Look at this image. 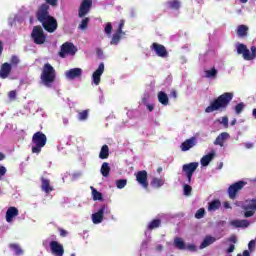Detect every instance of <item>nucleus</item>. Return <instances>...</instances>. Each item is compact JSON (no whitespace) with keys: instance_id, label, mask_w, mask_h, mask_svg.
Wrapping results in <instances>:
<instances>
[{"instance_id":"4468645a","label":"nucleus","mask_w":256,"mask_h":256,"mask_svg":"<svg viewBox=\"0 0 256 256\" xmlns=\"http://www.w3.org/2000/svg\"><path fill=\"white\" fill-rule=\"evenodd\" d=\"M150 48L152 49V51H155L158 57H162L163 59L165 57H169V52H167V48H165L162 44L154 42Z\"/></svg>"},{"instance_id":"e433bc0d","label":"nucleus","mask_w":256,"mask_h":256,"mask_svg":"<svg viewBox=\"0 0 256 256\" xmlns=\"http://www.w3.org/2000/svg\"><path fill=\"white\" fill-rule=\"evenodd\" d=\"M9 248L15 252V255L17 256L23 255V249H21V246L19 244H15V243L9 244Z\"/></svg>"},{"instance_id":"a18cd8bd","label":"nucleus","mask_w":256,"mask_h":256,"mask_svg":"<svg viewBox=\"0 0 256 256\" xmlns=\"http://www.w3.org/2000/svg\"><path fill=\"white\" fill-rule=\"evenodd\" d=\"M20 62H21V60H19V57L15 56V55H13L10 59V65H12L13 67H17Z\"/></svg>"},{"instance_id":"393cba45","label":"nucleus","mask_w":256,"mask_h":256,"mask_svg":"<svg viewBox=\"0 0 256 256\" xmlns=\"http://www.w3.org/2000/svg\"><path fill=\"white\" fill-rule=\"evenodd\" d=\"M215 241H217V239L211 235H208L204 238V240L202 241V243L200 244V249H205L207 247H209V245H213V243H215Z\"/></svg>"},{"instance_id":"f8f14e48","label":"nucleus","mask_w":256,"mask_h":256,"mask_svg":"<svg viewBox=\"0 0 256 256\" xmlns=\"http://www.w3.org/2000/svg\"><path fill=\"white\" fill-rule=\"evenodd\" d=\"M135 177H136L137 183H139V185H141L143 189H149V181L147 180L148 174L145 170L138 171L135 174Z\"/></svg>"},{"instance_id":"ddd939ff","label":"nucleus","mask_w":256,"mask_h":256,"mask_svg":"<svg viewBox=\"0 0 256 256\" xmlns=\"http://www.w3.org/2000/svg\"><path fill=\"white\" fill-rule=\"evenodd\" d=\"M50 250L52 255L55 256H63L65 255V248H63V245L55 240L50 242Z\"/></svg>"},{"instance_id":"5fc2aeb1","label":"nucleus","mask_w":256,"mask_h":256,"mask_svg":"<svg viewBox=\"0 0 256 256\" xmlns=\"http://www.w3.org/2000/svg\"><path fill=\"white\" fill-rule=\"evenodd\" d=\"M58 231L60 233V237H67V235H68L67 230H65L63 228H59Z\"/></svg>"},{"instance_id":"b1692460","label":"nucleus","mask_w":256,"mask_h":256,"mask_svg":"<svg viewBox=\"0 0 256 256\" xmlns=\"http://www.w3.org/2000/svg\"><path fill=\"white\" fill-rule=\"evenodd\" d=\"M221 208V200L215 199L208 203V211L213 213Z\"/></svg>"},{"instance_id":"2eb2a0df","label":"nucleus","mask_w":256,"mask_h":256,"mask_svg":"<svg viewBox=\"0 0 256 256\" xmlns=\"http://www.w3.org/2000/svg\"><path fill=\"white\" fill-rule=\"evenodd\" d=\"M105 72V64L100 63L96 71L92 74V81L94 85H99L101 83V75Z\"/></svg>"},{"instance_id":"338daca9","label":"nucleus","mask_w":256,"mask_h":256,"mask_svg":"<svg viewBox=\"0 0 256 256\" xmlns=\"http://www.w3.org/2000/svg\"><path fill=\"white\" fill-rule=\"evenodd\" d=\"M5 159V154L3 152H0V161H3Z\"/></svg>"},{"instance_id":"c85d7f7f","label":"nucleus","mask_w":256,"mask_h":256,"mask_svg":"<svg viewBox=\"0 0 256 256\" xmlns=\"http://www.w3.org/2000/svg\"><path fill=\"white\" fill-rule=\"evenodd\" d=\"M174 247H176V249H179L180 251H185V241H183V239H181L180 237L174 238Z\"/></svg>"},{"instance_id":"a211bd4d","label":"nucleus","mask_w":256,"mask_h":256,"mask_svg":"<svg viewBox=\"0 0 256 256\" xmlns=\"http://www.w3.org/2000/svg\"><path fill=\"white\" fill-rule=\"evenodd\" d=\"M66 78L73 81V79H77L83 75V69L81 68H72L65 73Z\"/></svg>"},{"instance_id":"c03bdc74","label":"nucleus","mask_w":256,"mask_h":256,"mask_svg":"<svg viewBox=\"0 0 256 256\" xmlns=\"http://www.w3.org/2000/svg\"><path fill=\"white\" fill-rule=\"evenodd\" d=\"M127 185V180L126 179H120L116 181V187L118 189H124V187Z\"/></svg>"},{"instance_id":"4c0bfd02","label":"nucleus","mask_w":256,"mask_h":256,"mask_svg":"<svg viewBox=\"0 0 256 256\" xmlns=\"http://www.w3.org/2000/svg\"><path fill=\"white\" fill-rule=\"evenodd\" d=\"M89 21H91L89 17H85L84 19H82L81 23L78 26V29H81V31L87 30V28L89 27Z\"/></svg>"},{"instance_id":"a19ab883","label":"nucleus","mask_w":256,"mask_h":256,"mask_svg":"<svg viewBox=\"0 0 256 256\" xmlns=\"http://www.w3.org/2000/svg\"><path fill=\"white\" fill-rule=\"evenodd\" d=\"M243 109H245V103L240 102L235 106V113L237 115H241V113H243Z\"/></svg>"},{"instance_id":"9b49d317","label":"nucleus","mask_w":256,"mask_h":256,"mask_svg":"<svg viewBox=\"0 0 256 256\" xmlns=\"http://www.w3.org/2000/svg\"><path fill=\"white\" fill-rule=\"evenodd\" d=\"M93 7V0H82V3L80 4L79 10H78V17L79 19H83L85 15L91 11V8Z\"/></svg>"},{"instance_id":"6e6d98bb","label":"nucleus","mask_w":256,"mask_h":256,"mask_svg":"<svg viewBox=\"0 0 256 256\" xmlns=\"http://www.w3.org/2000/svg\"><path fill=\"white\" fill-rule=\"evenodd\" d=\"M235 251V244H231L228 249L226 250V253L229 255Z\"/></svg>"},{"instance_id":"aec40b11","label":"nucleus","mask_w":256,"mask_h":256,"mask_svg":"<svg viewBox=\"0 0 256 256\" xmlns=\"http://www.w3.org/2000/svg\"><path fill=\"white\" fill-rule=\"evenodd\" d=\"M11 64L6 62V63H3L1 65V68H0V77L1 79H7V77H9V75H11Z\"/></svg>"},{"instance_id":"1a4fd4ad","label":"nucleus","mask_w":256,"mask_h":256,"mask_svg":"<svg viewBox=\"0 0 256 256\" xmlns=\"http://www.w3.org/2000/svg\"><path fill=\"white\" fill-rule=\"evenodd\" d=\"M245 187V182L244 181H238L236 183H233L229 186L228 188V197L229 199H237V195Z\"/></svg>"},{"instance_id":"6e6552de","label":"nucleus","mask_w":256,"mask_h":256,"mask_svg":"<svg viewBox=\"0 0 256 256\" xmlns=\"http://www.w3.org/2000/svg\"><path fill=\"white\" fill-rule=\"evenodd\" d=\"M242 209H244V217L249 218L255 215L256 211V198L251 200H246L242 205Z\"/></svg>"},{"instance_id":"a878e982","label":"nucleus","mask_w":256,"mask_h":256,"mask_svg":"<svg viewBox=\"0 0 256 256\" xmlns=\"http://www.w3.org/2000/svg\"><path fill=\"white\" fill-rule=\"evenodd\" d=\"M213 157H215V153H210L201 158L200 163L202 167H207L211 161H213Z\"/></svg>"},{"instance_id":"49530a36","label":"nucleus","mask_w":256,"mask_h":256,"mask_svg":"<svg viewBox=\"0 0 256 256\" xmlns=\"http://www.w3.org/2000/svg\"><path fill=\"white\" fill-rule=\"evenodd\" d=\"M124 27H125V20H120V23L118 25V29L116 30V32L123 33V35H125V32L123 31Z\"/></svg>"},{"instance_id":"dca6fc26","label":"nucleus","mask_w":256,"mask_h":256,"mask_svg":"<svg viewBox=\"0 0 256 256\" xmlns=\"http://www.w3.org/2000/svg\"><path fill=\"white\" fill-rule=\"evenodd\" d=\"M105 209H107V206L102 205L98 212L92 214V221L94 225H99V223L103 222V215H105Z\"/></svg>"},{"instance_id":"423d86ee","label":"nucleus","mask_w":256,"mask_h":256,"mask_svg":"<svg viewBox=\"0 0 256 256\" xmlns=\"http://www.w3.org/2000/svg\"><path fill=\"white\" fill-rule=\"evenodd\" d=\"M31 38L36 45H43L47 41V35L43 31V27L39 25L33 27Z\"/></svg>"},{"instance_id":"69168bd1","label":"nucleus","mask_w":256,"mask_h":256,"mask_svg":"<svg viewBox=\"0 0 256 256\" xmlns=\"http://www.w3.org/2000/svg\"><path fill=\"white\" fill-rule=\"evenodd\" d=\"M142 103H143L144 105H147V103H148L147 97L142 98Z\"/></svg>"},{"instance_id":"bf43d9fd","label":"nucleus","mask_w":256,"mask_h":256,"mask_svg":"<svg viewBox=\"0 0 256 256\" xmlns=\"http://www.w3.org/2000/svg\"><path fill=\"white\" fill-rule=\"evenodd\" d=\"M244 147H245L246 149H253L254 144L251 143V142H246V143L244 144Z\"/></svg>"},{"instance_id":"3c124183","label":"nucleus","mask_w":256,"mask_h":256,"mask_svg":"<svg viewBox=\"0 0 256 256\" xmlns=\"http://www.w3.org/2000/svg\"><path fill=\"white\" fill-rule=\"evenodd\" d=\"M222 125H224L225 129H227L229 127V118L227 116H224L222 118Z\"/></svg>"},{"instance_id":"864d4df0","label":"nucleus","mask_w":256,"mask_h":256,"mask_svg":"<svg viewBox=\"0 0 256 256\" xmlns=\"http://www.w3.org/2000/svg\"><path fill=\"white\" fill-rule=\"evenodd\" d=\"M58 0H46V5H52V7H57Z\"/></svg>"},{"instance_id":"0e129e2a","label":"nucleus","mask_w":256,"mask_h":256,"mask_svg":"<svg viewBox=\"0 0 256 256\" xmlns=\"http://www.w3.org/2000/svg\"><path fill=\"white\" fill-rule=\"evenodd\" d=\"M171 95L174 97V99H177V92L175 90L171 92Z\"/></svg>"},{"instance_id":"37998d69","label":"nucleus","mask_w":256,"mask_h":256,"mask_svg":"<svg viewBox=\"0 0 256 256\" xmlns=\"http://www.w3.org/2000/svg\"><path fill=\"white\" fill-rule=\"evenodd\" d=\"M205 217V208H200L197 210L195 213V218L196 219H203Z\"/></svg>"},{"instance_id":"603ef678","label":"nucleus","mask_w":256,"mask_h":256,"mask_svg":"<svg viewBox=\"0 0 256 256\" xmlns=\"http://www.w3.org/2000/svg\"><path fill=\"white\" fill-rule=\"evenodd\" d=\"M5 173H7V168H5V166H0V180L4 177Z\"/></svg>"},{"instance_id":"4be33fe9","label":"nucleus","mask_w":256,"mask_h":256,"mask_svg":"<svg viewBox=\"0 0 256 256\" xmlns=\"http://www.w3.org/2000/svg\"><path fill=\"white\" fill-rule=\"evenodd\" d=\"M230 224L232 227H236V229H246V227H249L250 225L249 220H233L230 222Z\"/></svg>"},{"instance_id":"09e8293b","label":"nucleus","mask_w":256,"mask_h":256,"mask_svg":"<svg viewBox=\"0 0 256 256\" xmlns=\"http://www.w3.org/2000/svg\"><path fill=\"white\" fill-rule=\"evenodd\" d=\"M187 251H190L191 253L197 252V246L195 244H188L185 248Z\"/></svg>"},{"instance_id":"58836bf2","label":"nucleus","mask_w":256,"mask_h":256,"mask_svg":"<svg viewBox=\"0 0 256 256\" xmlns=\"http://www.w3.org/2000/svg\"><path fill=\"white\" fill-rule=\"evenodd\" d=\"M92 190V195H93V200L94 201H103V194L99 191H97V189L91 187Z\"/></svg>"},{"instance_id":"ea45409f","label":"nucleus","mask_w":256,"mask_h":256,"mask_svg":"<svg viewBox=\"0 0 256 256\" xmlns=\"http://www.w3.org/2000/svg\"><path fill=\"white\" fill-rule=\"evenodd\" d=\"M89 117V110H83L82 112L78 113L79 121H87Z\"/></svg>"},{"instance_id":"f704fd0d","label":"nucleus","mask_w":256,"mask_h":256,"mask_svg":"<svg viewBox=\"0 0 256 256\" xmlns=\"http://www.w3.org/2000/svg\"><path fill=\"white\" fill-rule=\"evenodd\" d=\"M123 33L117 32L113 34L112 39L110 41V45H119V41H121Z\"/></svg>"},{"instance_id":"0eeeda50","label":"nucleus","mask_w":256,"mask_h":256,"mask_svg":"<svg viewBox=\"0 0 256 256\" xmlns=\"http://www.w3.org/2000/svg\"><path fill=\"white\" fill-rule=\"evenodd\" d=\"M75 53H77V47L71 42H65L60 48L59 57L65 59L67 55H75Z\"/></svg>"},{"instance_id":"7ed1b4c3","label":"nucleus","mask_w":256,"mask_h":256,"mask_svg":"<svg viewBox=\"0 0 256 256\" xmlns=\"http://www.w3.org/2000/svg\"><path fill=\"white\" fill-rule=\"evenodd\" d=\"M57 79V71L49 62L42 66L40 80L45 87H52L53 83Z\"/></svg>"},{"instance_id":"f3484780","label":"nucleus","mask_w":256,"mask_h":256,"mask_svg":"<svg viewBox=\"0 0 256 256\" xmlns=\"http://www.w3.org/2000/svg\"><path fill=\"white\" fill-rule=\"evenodd\" d=\"M40 181H41V191H43L47 195H49V193H51L52 191H55V188L51 186V180L42 176L40 178Z\"/></svg>"},{"instance_id":"5701e85b","label":"nucleus","mask_w":256,"mask_h":256,"mask_svg":"<svg viewBox=\"0 0 256 256\" xmlns=\"http://www.w3.org/2000/svg\"><path fill=\"white\" fill-rule=\"evenodd\" d=\"M229 138V133L222 132L220 135L217 136V138L214 141V145H219L220 147H223L225 145V140Z\"/></svg>"},{"instance_id":"4d7b16f0","label":"nucleus","mask_w":256,"mask_h":256,"mask_svg":"<svg viewBox=\"0 0 256 256\" xmlns=\"http://www.w3.org/2000/svg\"><path fill=\"white\" fill-rule=\"evenodd\" d=\"M228 241L230 243H234V244L237 243V236H235V235L230 236Z\"/></svg>"},{"instance_id":"20e7f679","label":"nucleus","mask_w":256,"mask_h":256,"mask_svg":"<svg viewBox=\"0 0 256 256\" xmlns=\"http://www.w3.org/2000/svg\"><path fill=\"white\" fill-rule=\"evenodd\" d=\"M45 145H47V135L41 131L34 133L32 136V153L39 155Z\"/></svg>"},{"instance_id":"f03ea898","label":"nucleus","mask_w":256,"mask_h":256,"mask_svg":"<svg viewBox=\"0 0 256 256\" xmlns=\"http://www.w3.org/2000/svg\"><path fill=\"white\" fill-rule=\"evenodd\" d=\"M233 101V93L225 92L214 99L209 106L206 107L205 113H213V111H221L229 107V103Z\"/></svg>"},{"instance_id":"39448f33","label":"nucleus","mask_w":256,"mask_h":256,"mask_svg":"<svg viewBox=\"0 0 256 256\" xmlns=\"http://www.w3.org/2000/svg\"><path fill=\"white\" fill-rule=\"evenodd\" d=\"M236 51L238 55H242L245 61H253L256 57V47L252 46L250 51L247 49V45L239 43L236 46Z\"/></svg>"},{"instance_id":"680f3d73","label":"nucleus","mask_w":256,"mask_h":256,"mask_svg":"<svg viewBox=\"0 0 256 256\" xmlns=\"http://www.w3.org/2000/svg\"><path fill=\"white\" fill-rule=\"evenodd\" d=\"M224 208L231 209V204H229V202H224Z\"/></svg>"},{"instance_id":"cd10ccee","label":"nucleus","mask_w":256,"mask_h":256,"mask_svg":"<svg viewBox=\"0 0 256 256\" xmlns=\"http://www.w3.org/2000/svg\"><path fill=\"white\" fill-rule=\"evenodd\" d=\"M158 101L161 103V105H169V96H167V93L160 91L158 93Z\"/></svg>"},{"instance_id":"f257e3e1","label":"nucleus","mask_w":256,"mask_h":256,"mask_svg":"<svg viewBox=\"0 0 256 256\" xmlns=\"http://www.w3.org/2000/svg\"><path fill=\"white\" fill-rule=\"evenodd\" d=\"M36 19L41 23L44 31H47V33H55L59 27L57 19L49 14L48 4H42L39 6L36 11Z\"/></svg>"},{"instance_id":"473e14b6","label":"nucleus","mask_w":256,"mask_h":256,"mask_svg":"<svg viewBox=\"0 0 256 256\" xmlns=\"http://www.w3.org/2000/svg\"><path fill=\"white\" fill-rule=\"evenodd\" d=\"M159 227H161V219H154L148 224L147 229L153 231V229H159Z\"/></svg>"},{"instance_id":"8fccbe9b","label":"nucleus","mask_w":256,"mask_h":256,"mask_svg":"<svg viewBox=\"0 0 256 256\" xmlns=\"http://www.w3.org/2000/svg\"><path fill=\"white\" fill-rule=\"evenodd\" d=\"M8 97L14 101V99H17V91L11 90L8 94Z\"/></svg>"},{"instance_id":"c9c22d12","label":"nucleus","mask_w":256,"mask_h":256,"mask_svg":"<svg viewBox=\"0 0 256 256\" xmlns=\"http://www.w3.org/2000/svg\"><path fill=\"white\" fill-rule=\"evenodd\" d=\"M217 70L215 67H212L210 70L205 71L206 79H217Z\"/></svg>"},{"instance_id":"72a5a7b5","label":"nucleus","mask_w":256,"mask_h":256,"mask_svg":"<svg viewBox=\"0 0 256 256\" xmlns=\"http://www.w3.org/2000/svg\"><path fill=\"white\" fill-rule=\"evenodd\" d=\"M167 5L170 9L175 11L181 9V2L179 0H170L167 2Z\"/></svg>"},{"instance_id":"774afa93","label":"nucleus","mask_w":256,"mask_h":256,"mask_svg":"<svg viewBox=\"0 0 256 256\" xmlns=\"http://www.w3.org/2000/svg\"><path fill=\"white\" fill-rule=\"evenodd\" d=\"M252 115H253V117H255V118H256V108H254V109H253V111H252Z\"/></svg>"},{"instance_id":"052dcab7","label":"nucleus","mask_w":256,"mask_h":256,"mask_svg":"<svg viewBox=\"0 0 256 256\" xmlns=\"http://www.w3.org/2000/svg\"><path fill=\"white\" fill-rule=\"evenodd\" d=\"M146 107H147L148 111H150V112L155 109V105H153V104H146Z\"/></svg>"},{"instance_id":"9d476101","label":"nucleus","mask_w":256,"mask_h":256,"mask_svg":"<svg viewBox=\"0 0 256 256\" xmlns=\"http://www.w3.org/2000/svg\"><path fill=\"white\" fill-rule=\"evenodd\" d=\"M197 167H199L198 162H191L182 166V171L185 173L188 183H191V179H193V173L197 171Z\"/></svg>"},{"instance_id":"412c9836","label":"nucleus","mask_w":256,"mask_h":256,"mask_svg":"<svg viewBox=\"0 0 256 256\" xmlns=\"http://www.w3.org/2000/svg\"><path fill=\"white\" fill-rule=\"evenodd\" d=\"M19 215V209L17 207H9L6 211V221L7 223H11L14 217Z\"/></svg>"},{"instance_id":"2f4dec72","label":"nucleus","mask_w":256,"mask_h":256,"mask_svg":"<svg viewBox=\"0 0 256 256\" xmlns=\"http://www.w3.org/2000/svg\"><path fill=\"white\" fill-rule=\"evenodd\" d=\"M99 159H109V146L107 144L101 147Z\"/></svg>"},{"instance_id":"79ce46f5","label":"nucleus","mask_w":256,"mask_h":256,"mask_svg":"<svg viewBox=\"0 0 256 256\" xmlns=\"http://www.w3.org/2000/svg\"><path fill=\"white\" fill-rule=\"evenodd\" d=\"M184 195L189 197L193 191V188L189 184H185L183 187Z\"/></svg>"},{"instance_id":"bb28decb","label":"nucleus","mask_w":256,"mask_h":256,"mask_svg":"<svg viewBox=\"0 0 256 256\" xmlns=\"http://www.w3.org/2000/svg\"><path fill=\"white\" fill-rule=\"evenodd\" d=\"M249 31V27L247 25H239L237 27L236 33L238 37H247V33Z\"/></svg>"},{"instance_id":"de8ad7c7","label":"nucleus","mask_w":256,"mask_h":256,"mask_svg":"<svg viewBox=\"0 0 256 256\" xmlns=\"http://www.w3.org/2000/svg\"><path fill=\"white\" fill-rule=\"evenodd\" d=\"M106 35H111V31H113V25H111L110 22H108L104 28Z\"/></svg>"},{"instance_id":"e2e57ef3","label":"nucleus","mask_w":256,"mask_h":256,"mask_svg":"<svg viewBox=\"0 0 256 256\" xmlns=\"http://www.w3.org/2000/svg\"><path fill=\"white\" fill-rule=\"evenodd\" d=\"M3 55V41H0V57Z\"/></svg>"},{"instance_id":"6ab92c4d","label":"nucleus","mask_w":256,"mask_h":256,"mask_svg":"<svg viewBox=\"0 0 256 256\" xmlns=\"http://www.w3.org/2000/svg\"><path fill=\"white\" fill-rule=\"evenodd\" d=\"M197 145V138L191 137L190 139L185 140L181 146V151H189V149H193Z\"/></svg>"},{"instance_id":"13d9d810","label":"nucleus","mask_w":256,"mask_h":256,"mask_svg":"<svg viewBox=\"0 0 256 256\" xmlns=\"http://www.w3.org/2000/svg\"><path fill=\"white\" fill-rule=\"evenodd\" d=\"M248 248H249L250 251H251V249H255V240H251L248 243Z\"/></svg>"},{"instance_id":"7c9ffc66","label":"nucleus","mask_w":256,"mask_h":256,"mask_svg":"<svg viewBox=\"0 0 256 256\" xmlns=\"http://www.w3.org/2000/svg\"><path fill=\"white\" fill-rule=\"evenodd\" d=\"M151 187L154 189H159L165 185V182L163 181V178H153L150 182Z\"/></svg>"},{"instance_id":"c756f323","label":"nucleus","mask_w":256,"mask_h":256,"mask_svg":"<svg viewBox=\"0 0 256 256\" xmlns=\"http://www.w3.org/2000/svg\"><path fill=\"white\" fill-rule=\"evenodd\" d=\"M100 173L103 177H109V174L111 173V166H109V163L104 162L100 168Z\"/></svg>"}]
</instances>
